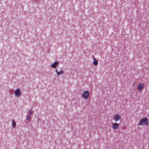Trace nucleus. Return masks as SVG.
<instances>
[{
	"label": "nucleus",
	"mask_w": 149,
	"mask_h": 149,
	"mask_svg": "<svg viewBox=\"0 0 149 149\" xmlns=\"http://www.w3.org/2000/svg\"><path fill=\"white\" fill-rule=\"evenodd\" d=\"M139 125H148V123L147 118L145 117L141 118L139 121Z\"/></svg>",
	"instance_id": "1"
},
{
	"label": "nucleus",
	"mask_w": 149,
	"mask_h": 149,
	"mask_svg": "<svg viewBox=\"0 0 149 149\" xmlns=\"http://www.w3.org/2000/svg\"><path fill=\"white\" fill-rule=\"evenodd\" d=\"M89 95L90 93L89 91H86L84 92L82 95V96L84 98L87 99L89 97Z\"/></svg>",
	"instance_id": "2"
},
{
	"label": "nucleus",
	"mask_w": 149,
	"mask_h": 149,
	"mask_svg": "<svg viewBox=\"0 0 149 149\" xmlns=\"http://www.w3.org/2000/svg\"><path fill=\"white\" fill-rule=\"evenodd\" d=\"M15 95L17 97H19L21 95V93L20 89L18 88L16 89L15 91Z\"/></svg>",
	"instance_id": "3"
},
{
	"label": "nucleus",
	"mask_w": 149,
	"mask_h": 149,
	"mask_svg": "<svg viewBox=\"0 0 149 149\" xmlns=\"http://www.w3.org/2000/svg\"><path fill=\"white\" fill-rule=\"evenodd\" d=\"M111 124L112 125L113 129L115 130L118 129L119 126V124L117 123H112Z\"/></svg>",
	"instance_id": "4"
},
{
	"label": "nucleus",
	"mask_w": 149,
	"mask_h": 149,
	"mask_svg": "<svg viewBox=\"0 0 149 149\" xmlns=\"http://www.w3.org/2000/svg\"><path fill=\"white\" fill-rule=\"evenodd\" d=\"M121 117L120 115L118 114H117L114 116V119L116 121L119 120L121 118Z\"/></svg>",
	"instance_id": "5"
},
{
	"label": "nucleus",
	"mask_w": 149,
	"mask_h": 149,
	"mask_svg": "<svg viewBox=\"0 0 149 149\" xmlns=\"http://www.w3.org/2000/svg\"><path fill=\"white\" fill-rule=\"evenodd\" d=\"M59 63L57 61H55L53 63L50 65V66L52 68H56L57 65L59 64Z\"/></svg>",
	"instance_id": "6"
},
{
	"label": "nucleus",
	"mask_w": 149,
	"mask_h": 149,
	"mask_svg": "<svg viewBox=\"0 0 149 149\" xmlns=\"http://www.w3.org/2000/svg\"><path fill=\"white\" fill-rule=\"evenodd\" d=\"M93 58L94 59V61L93 62V64L95 65H97L98 64V62L97 61L96 59V58L94 57V56H93Z\"/></svg>",
	"instance_id": "7"
},
{
	"label": "nucleus",
	"mask_w": 149,
	"mask_h": 149,
	"mask_svg": "<svg viewBox=\"0 0 149 149\" xmlns=\"http://www.w3.org/2000/svg\"><path fill=\"white\" fill-rule=\"evenodd\" d=\"M144 84H141L137 86L138 89L139 91L141 90Z\"/></svg>",
	"instance_id": "8"
},
{
	"label": "nucleus",
	"mask_w": 149,
	"mask_h": 149,
	"mask_svg": "<svg viewBox=\"0 0 149 149\" xmlns=\"http://www.w3.org/2000/svg\"><path fill=\"white\" fill-rule=\"evenodd\" d=\"M12 125L13 127H15L16 126V122L13 119L12 120Z\"/></svg>",
	"instance_id": "9"
},
{
	"label": "nucleus",
	"mask_w": 149,
	"mask_h": 149,
	"mask_svg": "<svg viewBox=\"0 0 149 149\" xmlns=\"http://www.w3.org/2000/svg\"><path fill=\"white\" fill-rule=\"evenodd\" d=\"M64 72L62 70V68H61V70L59 71L58 72V76L63 74Z\"/></svg>",
	"instance_id": "10"
},
{
	"label": "nucleus",
	"mask_w": 149,
	"mask_h": 149,
	"mask_svg": "<svg viewBox=\"0 0 149 149\" xmlns=\"http://www.w3.org/2000/svg\"><path fill=\"white\" fill-rule=\"evenodd\" d=\"M31 117L30 115H28L27 117V119L28 120H29L31 119Z\"/></svg>",
	"instance_id": "11"
},
{
	"label": "nucleus",
	"mask_w": 149,
	"mask_h": 149,
	"mask_svg": "<svg viewBox=\"0 0 149 149\" xmlns=\"http://www.w3.org/2000/svg\"><path fill=\"white\" fill-rule=\"evenodd\" d=\"M29 114L31 115H33V111L32 110H30L29 112Z\"/></svg>",
	"instance_id": "12"
},
{
	"label": "nucleus",
	"mask_w": 149,
	"mask_h": 149,
	"mask_svg": "<svg viewBox=\"0 0 149 149\" xmlns=\"http://www.w3.org/2000/svg\"><path fill=\"white\" fill-rule=\"evenodd\" d=\"M55 71L56 72V73H57V75H58V70L57 69H56L55 70Z\"/></svg>",
	"instance_id": "13"
}]
</instances>
